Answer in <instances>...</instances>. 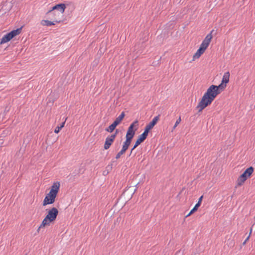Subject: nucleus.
<instances>
[{
  "label": "nucleus",
  "mask_w": 255,
  "mask_h": 255,
  "mask_svg": "<svg viewBox=\"0 0 255 255\" xmlns=\"http://www.w3.org/2000/svg\"><path fill=\"white\" fill-rule=\"evenodd\" d=\"M219 94V92L216 89V85H212L210 86L196 107V108L199 109L198 112H202L203 110L210 105Z\"/></svg>",
  "instance_id": "1"
},
{
  "label": "nucleus",
  "mask_w": 255,
  "mask_h": 255,
  "mask_svg": "<svg viewBox=\"0 0 255 255\" xmlns=\"http://www.w3.org/2000/svg\"><path fill=\"white\" fill-rule=\"evenodd\" d=\"M47 211V214L42 221L40 226L38 228L37 232H39L41 228H44L46 226H50L51 223H53L56 219L58 215V210L55 207H53Z\"/></svg>",
  "instance_id": "2"
},
{
  "label": "nucleus",
  "mask_w": 255,
  "mask_h": 255,
  "mask_svg": "<svg viewBox=\"0 0 255 255\" xmlns=\"http://www.w3.org/2000/svg\"><path fill=\"white\" fill-rule=\"evenodd\" d=\"M254 171L252 166L247 168L245 171L238 178L237 180V186H241L246 181V180L251 177Z\"/></svg>",
  "instance_id": "3"
},
{
  "label": "nucleus",
  "mask_w": 255,
  "mask_h": 255,
  "mask_svg": "<svg viewBox=\"0 0 255 255\" xmlns=\"http://www.w3.org/2000/svg\"><path fill=\"white\" fill-rule=\"evenodd\" d=\"M138 127V122L135 120L131 123L128 128L127 132L126 134V139L131 142L132 139L135 134L136 130L137 129Z\"/></svg>",
  "instance_id": "4"
},
{
  "label": "nucleus",
  "mask_w": 255,
  "mask_h": 255,
  "mask_svg": "<svg viewBox=\"0 0 255 255\" xmlns=\"http://www.w3.org/2000/svg\"><path fill=\"white\" fill-rule=\"evenodd\" d=\"M22 27L17 28L16 29L13 30L10 32L6 33L1 39L0 44L9 42L15 36L18 35L21 31Z\"/></svg>",
  "instance_id": "5"
},
{
  "label": "nucleus",
  "mask_w": 255,
  "mask_h": 255,
  "mask_svg": "<svg viewBox=\"0 0 255 255\" xmlns=\"http://www.w3.org/2000/svg\"><path fill=\"white\" fill-rule=\"evenodd\" d=\"M160 115L155 117L145 127L143 132L148 135L150 130L155 126L159 120Z\"/></svg>",
  "instance_id": "6"
},
{
  "label": "nucleus",
  "mask_w": 255,
  "mask_h": 255,
  "mask_svg": "<svg viewBox=\"0 0 255 255\" xmlns=\"http://www.w3.org/2000/svg\"><path fill=\"white\" fill-rule=\"evenodd\" d=\"M48 18H50L51 20H52V21H50L48 20H42L41 22V23L42 25L50 26L55 25V23H60L62 21L61 18H52L50 16L48 17Z\"/></svg>",
  "instance_id": "7"
},
{
  "label": "nucleus",
  "mask_w": 255,
  "mask_h": 255,
  "mask_svg": "<svg viewBox=\"0 0 255 255\" xmlns=\"http://www.w3.org/2000/svg\"><path fill=\"white\" fill-rule=\"evenodd\" d=\"M130 143L131 141L126 139V140L123 143V147L121 150L117 153L115 157V158L116 159H118L119 158H120L121 156L126 152V151L129 147Z\"/></svg>",
  "instance_id": "8"
},
{
  "label": "nucleus",
  "mask_w": 255,
  "mask_h": 255,
  "mask_svg": "<svg viewBox=\"0 0 255 255\" xmlns=\"http://www.w3.org/2000/svg\"><path fill=\"white\" fill-rule=\"evenodd\" d=\"M56 196L48 193L45 196L43 201V206H46L48 204H52L54 203Z\"/></svg>",
  "instance_id": "9"
},
{
  "label": "nucleus",
  "mask_w": 255,
  "mask_h": 255,
  "mask_svg": "<svg viewBox=\"0 0 255 255\" xmlns=\"http://www.w3.org/2000/svg\"><path fill=\"white\" fill-rule=\"evenodd\" d=\"M65 9L66 5L64 3H60L57 4L55 5L54 6H53L50 10H48V13H50L52 12V11L58 10L60 12L61 16H62L63 13L64 12Z\"/></svg>",
  "instance_id": "10"
},
{
  "label": "nucleus",
  "mask_w": 255,
  "mask_h": 255,
  "mask_svg": "<svg viewBox=\"0 0 255 255\" xmlns=\"http://www.w3.org/2000/svg\"><path fill=\"white\" fill-rule=\"evenodd\" d=\"M214 30L213 29L210 33L207 35V36L205 37V39L202 41L201 44L200 45V46L202 47L203 48L205 49H207L208 47L211 39H212V33L214 32Z\"/></svg>",
  "instance_id": "11"
},
{
  "label": "nucleus",
  "mask_w": 255,
  "mask_h": 255,
  "mask_svg": "<svg viewBox=\"0 0 255 255\" xmlns=\"http://www.w3.org/2000/svg\"><path fill=\"white\" fill-rule=\"evenodd\" d=\"M147 135L143 132L142 134L139 135L138 136V138L136 140L133 147L131 148V151H133V150L137 147L139 144H140L142 142H143L147 138Z\"/></svg>",
  "instance_id": "12"
},
{
  "label": "nucleus",
  "mask_w": 255,
  "mask_h": 255,
  "mask_svg": "<svg viewBox=\"0 0 255 255\" xmlns=\"http://www.w3.org/2000/svg\"><path fill=\"white\" fill-rule=\"evenodd\" d=\"M115 134H111L106 137L104 146L105 149H108L110 147L115 139Z\"/></svg>",
  "instance_id": "13"
},
{
  "label": "nucleus",
  "mask_w": 255,
  "mask_h": 255,
  "mask_svg": "<svg viewBox=\"0 0 255 255\" xmlns=\"http://www.w3.org/2000/svg\"><path fill=\"white\" fill-rule=\"evenodd\" d=\"M60 183L59 182H54L51 186L49 193L53 194L57 196L60 188Z\"/></svg>",
  "instance_id": "14"
},
{
  "label": "nucleus",
  "mask_w": 255,
  "mask_h": 255,
  "mask_svg": "<svg viewBox=\"0 0 255 255\" xmlns=\"http://www.w3.org/2000/svg\"><path fill=\"white\" fill-rule=\"evenodd\" d=\"M206 49L200 46L199 48L197 50L196 52L193 55V60L196 59H198L202 54L204 53Z\"/></svg>",
  "instance_id": "15"
},
{
  "label": "nucleus",
  "mask_w": 255,
  "mask_h": 255,
  "mask_svg": "<svg viewBox=\"0 0 255 255\" xmlns=\"http://www.w3.org/2000/svg\"><path fill=\"white\" fill-rule=\"evenodd\" d=\"M125 116V113L124 112H122L120 115L117 117L116 120L114 121V123H116V124L118 126L119 125L122 121L123 120Z\"/></svg>",
  "instance_id": "16"
},
{
  "label": "nucleus",
  "mask_w": 255,
  "mask_h": 255,
  "mask_svg": "<svg viewBox=\"0 0 255 255\" xmlns=\"http://www.w3.org/2000/svg\"><path fill=\"white\" fill-rule=\"evenodd\" d=\"M230 73L229 71L225 72L223 77L222 82L227 84L229 82Z\"/></svg>",
  "instance_id": "17"
},
{
  "label": "nucleus",
  "mask_w": 255,
  "mask_h": 255,
  "mask_svg": "<svg viewBox=\"0 0 255 255\" xmlns=\"http://www.w3.org/2000/svg\"><path fill=\"white\" fill-rule=\"evenodd\" d=\"M226 86L227 85L226 84L221 82L218 86H216V89H217V91L219 92V94H220L222 91L224 90Z\"/></svg>",
  "instance_id": "18"
},
{
  "label": "nucleus",
  "mask_w": 255,
  "mask_h": 255,
  "mask_svg": "<svg viewBox=\"0 0 255 255\" xmlns=\"http://www.w3.org/2000/svg\"><path fill=\"white\" fill-rule=\"evenodd\" d=\"M117 125L116 124V123H113L110 126H109L108 128L105 129L106 131L112 132L116 128Z\"/></svg>",
  "instance_id": "19"
},
{
  "label": "nucleus",
  "mask_w": 255,
  "mask_h": 255,
  "mask_svg": "<svg viewBox=\"0 0 255 255\" xmlns=\"http://www.w3.org/2000/svg\"><path fill=\"white\" fill-rule=\"evenodd\" d=\"M46 14L48 17L50 16L52 18H59L58 17L60 15V12H56V11H55V10H54L52 11V12L49 13L48 11Z\"/></svg>",
  "instance_id": "20"
},
{
  "label": "nucleus",
  "mask_w": 255,
  "mask_h": 255,
  "mask_svg": "<svg viewBox=\"0 0 255 255\" xmlns=\"http://www.w3.org/2000/svg\"><path fill=\"white\" fill-rule=\"evenodd\" d=\"M203 196H201L198 199V202L196 203V204L195 205V206L193 207V209L196 210V211H197L198 209L199 208V207L201 206V202H202V199H203Z\"/></svg>",
  "instance_id": "21"
},
{
  "label": "nucleus",
  "mask_w": 255,
  "mask_h": 255,
  "mask_svg": "<svg viewBox=\"0 0 255 255\" xmlns=\"http://www.w3.org/2000/svg\"><path fill=\"white\" fill-rule=\"evenodd\" d=\"M64 125L65 122L62 123L60 126H57V127H56L54 130V132L56 133H59L61 128L64 126Z\"/></svg>",
  "instance_id": "22"
},
{
  "label": "nucleus",
  "mask_w": 255,
  "mask_h": 255,
  "mask_svg": "<svg viewBox=\"0 0 255 255\" xmlns=\"http://www.w3.org/2000/svg\"><path fill=\"white\" fill-rule=\"evenodd\" d=\"M181 118L179 117V118L177 120L174 127H173V129H175V128L178 126V125L181 122Z\"/></svg>",
  "instance_id": "23"
},
{
  "label": "nucleus",
  "mask_w": 255,
  "mask_h": 255,
  "mask_svg": "<svg viewBox=\"0 0 255 255\" xmlns=\"http://www.w3.org/2000/svg\"><path fill=\"white\" fill-rule=\"evenodd\" d=\"M196 211L193 208L190 211V212L185 216V218H187L190 216H191L192 214H193L194 213H195Z\"/></svg>",
  "instance_id": "24"
},
{
  "label": "nucleus",
  "mask_w": 255,
  "mask_h": 255,
  "mask_svg": "<svg viewBox=\"0 0 255 255\" xmlns=\"http://www.w3.org/2000/svg\"><path fill=\"white\" fill-rule=\"evenodd\" d=\"M249 238H250V235L246 238V239L245 240V241L243 243V245H245L246 244V243H247V241L249 240Z\"/></svg>",
  "instance_id": "25"
},
{
  "label": "nucleus",
  "mask_w": 255,
  "mask_h": 255,
  "mask_svg": "<svg viewBox=\"0 0 255 255\" xmlns=\"http://www.w3.org/2000/svg\"><path fill=\"white\" fill-rule=\"evenodd\" d=\"M118 133H119V130L117 129L116 130V131H115V133H114V134H115V137H116V136H117V134H118Z\"/></svg>",
  "instance_id": "26"
},
{
  "label": "nucleus",
  "mask_w": 255,
  "mask_h": 255,
  "mask_svg": "<svg viewBox=\"0 0 255 255\" xmlns=\"http://www.w3.org/2000/svg\"><path fill=\"white\" fill-rule=\"evenodd\" d=\"M132 153V151H131V150L130 153H129L128 156H130L131 155Z\"/></svg>",
  "instance_id": "27"
}]
</instances>
